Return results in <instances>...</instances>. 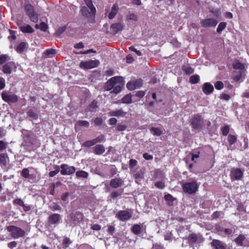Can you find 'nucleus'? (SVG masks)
I'll list each match as a JSON object with an SVG mask.
<instances>
[{
	"mask_svg": "<svg viewBox=\"0 0 249 249\" xmlns=\"http://www.w3.org/2000/svg\"><path fill=\"white\" fill-rule=\"evenodd\" d=\"M120 80L121 79V76H114L110 78L108 81H107L106 84L105 88L107 90H110L112 89L113 88L114 85H115L116 80Z\"/></svg>",
	"mask_w": 249,
	"mask_h": 249,
	"instance_id": "nucleus-14",
	"label": "nucleus"
},
{
	"mask_svg": "<svg viewBox=\"0 0 249 249\" xmlns=\"http://www.w3.org/2000/svg\"><path fill=\"white\" fill-rule=\"evenodd\" d=\"M95 144L98 142H101L105 140V138L103 135H100L95 139H94Z\"/></svg>",
	"mask_w": 249,
	"mask_h": 249,
	"instance_id": "nucleus-56",
	"label": "nucleus"
},
{
	"mask_svg": "<svg viewBox=\"0 0 249 249\" xmlns=\"http://www.w3.org/2000/svg\"><path fill=\"white\" fill-rule=\"evenodd\" d=\"M124 25L121 22H117L112 24L110 28L114 34L117 33L124 29Z\"/></svg>",
	"mask_w": 249,
	"mask_h": 249,
	"instance_id": "nucleus-18",
	"label": "nucleus"
},
{
	"mask_svg": "<svg viewBox=\"0 0 249 249\" xmlns=\"http://www.w3.org/2000/svg\"><path fill=\"white\" fill-rule=\"evenodd\" d=\"M233 68L235 70H239L240 71L245 72L244 65L237 60L233 63Z\"/></svg>",
	"mask_w": 249,
	"mask_h": 249,
	"instance_id": "nucleus-28",
	"label": "nucleus"
},
{
	"mask_svg": "<svg viewBox=\"0 0 249 249\" xmlns=\"http://www.w3.org/2000/svg\"><path fill=\"white\" fill-rule=\"evenodd\" d=\"M204 121L199 115H196L191 119V125L193 128L199 129L202 127Z\"/></svg>",
	"mask_w": 249,
	"mask_h": 249,
	"instance_id": "nucleus-6",
	"label": "nucleus"
},
{
	"mask_svg": "<svg viewBox=\"0 0 249 249\" xmlns=\"http://www.w3.org/2000/svg\"><path fill=\"white\" fill-rule=\"evenodd\" d=\"M100 62L98 60H89L86 61H82L80 62V67L84 69H91L98 67Z\"/></svg>",
	"mask_w": 249,
	"mask_h": 249,
	"instance_id": "nucleus-5",
	"label": "nucleus"
},
{
	"mask_svg": "<svg viewBox=\"0 0 249 249\" xmlns=\"http://www.w3.org/2000/svg\"><path fill=\"white\" fill-rule=\"evenodd\" d=\"M145 226H143V225L141 226L139 224H135L131 228V231L134 234L139 235L141 233L142 231L143 230H145Z\"/></svg>",
	"mask_w": 249,
	"mask_h": 249,
	"instance_id": "nucleus-19",
	"label": "nucleus"
},
{
	"mask_svg": "<svg viewBox=\"0 0 249 249\" xmlns=\"http://www.w3.org/2000/svg\"><path fill=\"white\" fill-rule=\"evenodd\" d=\"M227 26V23L225 22H220L217 28L216 32L218 34H220L222 31H223Z\"/></svg>",
	"mask_w": 249,
	"mask_h": 249,
	"instance_id": "nucleus-33",
	"label": "nucleus"
},
{
	"mask_svg": "<svg viewBox=\"0 0 249 249\" xmlns=\"http://www.w3.org/2000/svg\"><path fill=\"white\" fill-rule=\"evenodd\" d=\"M85 2L87 5V7L91 10V12H95V8L92 4V2L91 0H85Z\"/></svg>",
	"mask_w": 249,
	"mask_h": 249,
	"instance_id": "nucleus-42",
	"label": "nucleus"
},
{
	"mask_svg": "<svg viewBox=\"0 0 249 249\" xmlns=\"http://www.w3.org/2000/svg\"><path fill=\"white\" fill-rule=\"evenodd\" d=\"M211 244L215 249H226V245L220 240L213 239Z\"/></svg>",
	"mask_w": 249,
	"mask_h": 249,
	"instance_id": "nucleus-20",
	"label": "nucleus"
},
{
	"mask_svg": "<svg viewBox=\"0 0 249 249\" xmlns=\"http://www.w3.org/2000/svg\"><path fill=\"white\" fill-rule=\"evenodd\" d=\"M24 9L26 14L28 16L30 19L36 23L38 20V14L36 12L35 8L31 4H27L24 5Z\"/></svg>",
	"mask_w": 249,
	"mask_h": 249,
	"instance_id": "nucleus-1",
	"label": "nucleus"
},
{
	"mask_svg": "<svg viewBox=\"0 0 249 249\" xmlns=\"http://www.w3.org/2000/svg\"><path fill=\"white\" fill-rule=\"evenodd\" d=\"M230 176L232 181L240 180L243 177V171L241 169L233 168L231 170Z\"/></svg>",
	"mask_w": 249,
	"mask_h": 249,
	"instance_id": "nucleus-9",
	"label": "nucleus"
},
{
	"mask_svg": "<svg viewBox=\"0 0 249 249\" xmlns=\"http://www.w3.org/2000/svg\"><path fill=\"white\" fill-rule=\"evenodd\" d=\"M19 29L23 33H32L34 32V29L28 24L20 26Z\"/></svg>",
	"mask_w": 249,
	"mask_h": 249,
	"instance_id": "nucleus-26",
	"label": "nucleus"
},
{
	"mask_svg": "<svg viewBox=\"0 0 249 249\" xmlns=\"http://www.w3.org/2000/svg\"><path fill=\"white\" fill-rule=\"evenodd\" d=\"M122 193V192L120 193L119 191H114L111 193L110 196L112 198H116L121 196Z\"/></svg>",
	"mask_w": 249,
	"mask_h": 249,
	"instance_id": "nucleus-55",
	"label": "nucleus"
},
{
	"mask_svg": "<svg viewBox=\"0 0 249 249\" xmlns=\"http://www.w3.org/2000/svg\"><path fill=\"white\" fill-rule=\"evenodd\" d=\"M51 209L53 211H59L61 210V207L57 203H53L51 206Z\"/></svg>",
	"mask_w": 249,
	"mask_h": 249,
	"instance_id": "nucleus-52",
	"label": "nucleus"
},
{
	"mask_svg": "<svg viewBox=\"0 0 249 249\" xmlns=\"http://www.w3.org/2000/svg\"><path fill=\"white\" fill-rule=\"evenodd\" d=\"M215 88L218 89L220 90L221 89L223 88V83L222 82L220 81H217L214 85Z\"/></svg>",
	"mask_w": 249,
	"mask_h": 249,
	"instance_id": "nucleus-60",
	"label": "nucleus"
},
{
	"mask_svg": "<svg viewBox=\"0 0 249 249\" xmlns=\"http://www.w3.org/2000/svg\"><path fill=\"white\" fill-rule=\"evenodd\" d=\"M7 230L10 232L11 236L15 239L23 237L25 233V231L20 228L15 226H9L7 227Z\"/></svg>",
	"mask_w": 249,
	"mask_h": 249,
	"instance_id": "nucleus-3",
	"label": "nucleus"
},
{
	"mask_svg": "<svg viewBox=\"0 0 249 249\" xmlns=\"http://www.w3.org/2000/svg\"><path fill=\"white\" fill-rule=\"evenodd\" d=\"M132 213L126 210L119 211L116 215V217L121 221L129 220L132 217Z\"/></svg>",
	"mask_w": 249,
	"mask_h": 249,
	"instance_id": "nucleus-8",
	"label": "nucleus"
},
{
	"mask_svg": "<svg viewBox=\"0 0 249 249\" xmlns=\"http://www.w3.org/2000/svg\"><path fill=\"white\" fill-rule=\"evenodd\" d=\"M124 185V181L120 178H112L110 181V186L113 188H117Z\"/></svg>",
	"mask_w": 249,
	"mask_h": 249,
	"instance_id": "nucleus-16",
	"label": "nucleus"
},
{
	"mask_svg": "<svg viewBox=\"0 0 249 249\" xmlns=\"http://www.w3.org/2000/svg\"><path fill=\"white\" fill-rule=\"evenodd\" d=\"M94 123L96 126H100L103 124V120L101 118L96 117L94 120Z\"/></svg>",
	"mask_w": 249,
	"mask_h": 249,
	"instance_id": "nucleus-51",
	"label": "nucleus"
},
{
	"mask_svg": "<svg viewBox=\"0 0 249 249\" xmlns=\"http://www.w3.org/2000/svg\"><path fill=\"white\" fill-rule=\"evenodd\" d=\"M246 237L244 235L240 234L234 240L236 244L240 246H243V242L245 240Z\"/></svg>",
	"mask_w": 249,
	"mask_h": 249,
	"instance_id": "nucleus-32",
	"label": "nucleus"
},
{
	"mask_svg": "<svg viewBox=\"0 0 249 249\" xmlns=\"http://www.w3.org/2000/svg\"><path fill=\"white\" fill-rule=\"evenodd\" d=\"M81 12L82 15L86 17H89L91 16V15L95 12H91V10L89 9V8H88L86 6H83L82 7L81 9Z\"/></svg>",
	"mask_w": 249,
	"mask_h": 249,
	"instance_id": "nucleus-29",
	"label": "nucleus"
},
{
	"mask_svg": "<svg viewBox=\"0 0 249 249\" xmlns=\"http://www.w3.org/2000/svg\"><path fill=\"white\" fill-rule=\"evenodd\" d=\"M27 115L29 117L31 118V121L36 120L38 118V116L36 114L32 109H30L27 112Z\"/></svg>",
	"mask_w": 249,
	"mask_h": 249,
	"instance_id": "nucleus-35",
	"label": "nucleus"
},
{
	"mask_svg": "<svg viewBox=\"0 0 249 249\" xmlns=\"http://www.w3.org/2000/svg\"><path fill=\"white\" fill-rule=\"evenodd\" d=\"M9 161V158L7 153L0 154V164L2 168L5 167L7 162Z\"/></svg>",
	"mask_w": 249,
	"mask_h": 249,
	"instance_id": "nucleus-22",
	"label": "nucleus"
},
{
	"mask_svg": "<svg viewBox=\"0 0 249 249\" xmlns=\"http://www.w3.org/2000/svg\"><path fill=\"white\" fill-rule=\"evenodd\" d=\"M77 125L88 127L89 125V123L87 121H78L75 124V126Z\"/></svg>",
	"mask_w": 249,
	"mask_h": 249,
	"instance_id": "nucleus-39",
	"label": "nucleus"
},
{
	"mask_svg": "<svg viewBox=\"0 0 249 249\" xmlns=\"http://www.w3.org/2000/svg\"><path fill=\"white\" fill-rule=\"evenodd\" d=\"M8 143L3 141H0V152L4 150L7 147Z\"/></svg>",
	"mask_w": 249,
	"mask_h": 249,
	"instance_id": "nucleus-48",
	"label": "nucleus"
},
{
	"mask_svg": "<svg viewBox=\"0 0 249 249\" xmlns=\"http://www.w3.org/2000/svg\"><path fill=\"white\" fill-rule=\"evenodd\" d=\"M95 144V142H94V139L90 140V141H87L85 142L83 144V145L84 147H90L93 145Z\"/></svg>",
	"mask_w": 249,
	"mask_h": 249,
	"instance_id": "nucleus-49",
	"label": "nucleus"
},
{
	"mask_svg": "<svg viewBox=\"0 0 249 249\" xmlns=\"http://www.w3.org/2000/svg\"><path fill=\"white\" fill-rule=\"evenodd\" d=\"M198 184L196 181L186 182L182 185L183 191L189 194L195 193L198 189Z\"/></svg>",
	"mask_w": 249,
	"mask_h": 249,
	"instance_id": "nucleus-2",
	"label": "nucleus"
},
{
	"mask_svg": "<svg viewBox=\"0 0 249 249\" xmlns=\"http://www.w3.org/2000/svg\"><path fill=\"white\" fill-rule=\"evenodd\" d=\"M123 83H124V79L121 76V79L120 80H119L118 79L117 80H116L115 85H114L115 86H114L113 88L112 89V92L117 94L119 92H120L123 86Z\"/></svg>",
	"mask_w": 249,
	"mask_h": 249,
	"instance_id": "nucleus-17",
	"label": "nucleus"
},
{
	"mask_svg": "<svg viewBox=\"0 0 249 249\" xmlns=\"http://www.w3.org/2000/svg\"><path fill=\"white\" fill-rule=\"evenodd\" d=\"M98 107V102L93 100L87 108V111L92 112L94 110Z\"/></svg>",
	"mask_w": 249,
	"mask_h": 249,
	"instance_id": "nucleus-31",
	"label": "nucleus"
},
{
	"mask_svg": "<svg viewBox=\"0 0 249 249\" xmlns=\"http://www.w3.org/2000/svg\"><path fill=\"white\" fill-rule=\"evenodd\" d=\"M150 131L153 135L157 136H160L163 133V131L159 127H152Z\"/></svg>",
	"mask_w": 249,
	"mask_h": 249,
	"instance_id": "nucleus-30",
	"label": "nucleus"
},
{
	"mask_svg": "<svg viewBox=\"0 0 249 249\" xmlns=\"http://www.w3.org/2000/svg\"><path fill=\"white\" fill-rule=\"evenodd\" d=\"M71 243V242L70 241V239L68 237H66L63 239V244L65 246V247H66V248L68 247V245Z\"/></svg>",
	"mask_w": 249,
	"mask_h": 249,
	"instance_id": "nucleus-61",
	"label": "nucleus"
},
{
	"mask_svg": "<svg viewBox=\"0 0 249 249\" xmlns=\"http://www.w3.org/2000/svg\"><path fill=\"white\" fill-rule=\"evenodd\" d=\"M131 102V96L129 94H127L122 99V103L124 104H130Z\"/></svg>",
	"mask_w": 249,
	"mask_h": 249,
	"instance_id": "nucleus-41",
	"label": "nucleus"
},
{
	"mask_svg": "<svg viewBox=\"0 0 249 249\" xmlns=\"http://www.w3.org/2000/svg\"><path fill=\"white\" fill-rule=\"evenodd\" d=\"M127 112L124 111L122 109L116 110H112L109 112L110 116H115L118 117H124L126 114Z\"/></svg>",
	"mask_w": 249,
	"mask_h": 249,
	"instance_id": "nucleus-21",
	"label": "nucleus"
},
{
	"mask_svg": "<svg viewBox=\"0 0 249 249\" xmlns=\"http://www.w3.org/2000/svg\"><path fill=\"white\" fill-rule=\"evenodd\" d=\"M142 84V81L141 79H138L128 82L126 84V88L130 90H134L140 88Z\"/></svg>",
	"mask_w": 249,
	"mask_h": 249,
	"instance_id": "nucleus-12",
	"label": "nucleus"
},
{
	"mask_svg": "<svg viewBox=\"0 0 249 249\" xmlns=\"http://www.w3.org/2000/svg\"><path fill=\"white\" fill-rule=\"evenodd\" d=\"M217 23L218 22L216 19L212 18H206L201 21L202 26L205 28L214 27Z\"/></svg>",
	"mask_w": 249,
	"mask_h": 249,
	"instance_id": "nucleus-11",
	"label": "nucleus"
},
{
	"mask_svg": "<svg viewBox=\"0 0 249 249\" xmlns=\"http://www.w3.org/2000/svg\"><path fill=\"white\" fill-rule=\"evenodd\" d=\"M165 199L167 201L172 202L174 200V198L170 194H167L164 196Z\"/></svg>",
	"mask_w": 249,
	"mask_h": 249,
	"instance_id": "nucleus-63",
	"label": "nucleus"
},
{
	"mask_svg": "<svg viewBox=\"0 0 249 249\" xmlns=\"http://www.w3.org/2000/svg\"><path fill=\"white\" fill-rule=\"evenodd\" d=\"M69 217L70 218V222L72 224L76 225L83 220V215L80 212H77L75 213H71Z\"/></svg>",
	"mask_w": 249,
	"mask_h": 249,
	"instance_id": "nucleus-10",
	"label": "nucleus"
},
{
	"mask_svg": "<svg viewBox=\"0 0 249 249\" xmlns=\"http://www.w3.org/2000/svg\"><path fill=\"white\" fill-rule=\"evenodd\" d=\"M26 46V43L25 42L20 43L16 48V51L19 53L23 52Z\"/></svg>",
	"mask_w": 249,
	"mask_h": 249,
	"instance_id": "nucleus-36",
	"label": "nucleus"
},
{
	"mask_svg": "<svg viewBox=\"0 0 249 249\" xmlns=\"http://www.w3.org/2000/svg\"><path fill=\"white\" fill-rule=\"evenodd\" d=\"M76 176L78 178H86L88 177V173L84 171L80 170L79 171H77L76 173Z\"/></svg>",
	"mask_w": 249,
	"mask_h": 249,
	"instance_id": "nucleus-38",
	"label": "nucleus"
},
{
	"mask_svg": "<svg viewBox=\"0 0 249 249\" xmlns=\"http://www.w3.org/2000/svg\"><path fill=\"white\" fill-rule=\"evenodd\" d=\"M221 131L223 135L227 136L229 132V126L227 125L221 128Z\"/></svg>",
	"mask_w": 249,
	"mask_h": 249,
	"instance_id": "nucleus-57",
	"label": "nucleus"
},
{
	"mask_svg": "<svg viewBox=\"0 0 249 249\" xmlns=\"http://www.w3.org/2000/svg\"><path fill=\"white\" fill-rule=\"evenodd\" d=\"M188 239L190 243L194 244L196 242L198 237L196 234L192 233L189 236Z\"/></svg>",
	"mask_w": 249,
	"mask_h": 249,
	"instance_id": "nucleus-37",
	"label": "nucleus"
},
{
	"mask_svg": "<svg viewBox=\"0 0 249 249\" xmlns=\"http://www.w3.org/2000/svg\"><path fill=\"white\" fill-rule=\"evenodd\" d=\"M137 161L136 160L134 159H131L129 160V168H133L134 167H135L137 164Z\"/></svg>",
	"mask_w": 249,
	"mask_h": 249,
	"instance_id": "nucleus-53",
	"label": "nucleus"
},
{
	"mask_svg": "<svg viewBox=\"0 0 249 249\" xmlns=\"http://www.w3.org/2000/svg\"><path fill=\"white\" fill-rule=\"evenodd\" d=\"M21 176L26 178H30L29 171L28 168H24L21 172Z\"/></svg>",
	"mask_w": 249,
	"mask_h": 249,
	"instance_id": "nucleus-47",
	"label": "nucleus"
},
{
	"mask_svg": "<svg viewBox=\"0 0 249 249\" xmlns=\"http://www.w3.org/2000/svg\"><path fill=\"white\" fill-rule=\"evenodd\" d=\"M61 217L58 213H53L51 214L48 219V222L49 225L58 224L60 223Z\"/></svg>",
	"mask_w": 249,
	"mask_h": 249,
	"instance_id": "nucleus-15",
	"label": "nucleus"
},
{
	"mask_svg": "<svg viewBox=\"0 0 249 249\" xmlns=\"http://www.w3.org/2000/svg\"><path fill=\"white\" fill-rule=\"evenodd\" d=\"M56 53V51L53 49H47L44 52L46 55L49 56L50 54H54Z\"/></svg>",
	"mask_w": 249,
	"mask_h": 249,
	"instance_id": "nucleus-54",
	"label": "nucleus"
},
{
	"mask_svg": "<svg viewBox=\"0 0 249 249\" xmlns=\"http://www.w3.org/2000/svg\"><path fill=\"white\" fill-rule=\"evenodd\" d=\"M35 27L36 29H39L42 31H46L48 27L47 25L44 22H41L39 24H36Z\"/></svg>",
	"mask_w": 249,
	"mask_h": 249,
	"instance_id": "nucleus-40",
	"label": "nucleus"
},
{
	"mask_svg": "<svg viewBox=\"0 0 249 249\" xmlns=\"http://www.w3.org/2000/svg\"><path fill=\"white\" fill-rule=\"evenodd\" d=\"M93 153L96 155H100L105 152V148L103 145L98 144L93 148Z\"/></svg>",
	"mask_w": 249,
	"mask_h": 249,
	"instance_id": "nucleus-23",
	"label": "nucleus"
},
{
	"mask_svg": "<svg viewBox=\"0 0 249 249\" xmlns=\"http://www.w3.org/2000/svg\"><path fill=\"white\" fill-rule=\"evenodd\" d=\"M17 67L14 62L10 61L4 64L2 67V71L5 74L11 73L13 69H16Z\"/></svg>",
	"mask_w": 249,
	"mask_h": 249,
	"instance_id": "nucleus-13",
	"label": "nucleus"
},
{
	"mask_svg": "<svg viewBox=\"0 0 249 249\" xmlns=\"http://www.w3.org/2000/svg\"><path fill=\"white\" fill-rule=\"evenodd\" d=\"M155 186L160 189H162L165 187V184L162 181H159L158 182H156L155 183Z\"/></svg>",
	"mask_w": 249,
	"mask_h": 249,
	"instance_id": "nucleus-50",
	"label": "nucleus"
},
{
	"mask_svg": "<svg viewBox=\"0 0 249 249\" xmlns=\"http://www.w3.org/2000/svg\"><path fill=\"white\" fill-rule=\"evenodd\" d=\"M184 71H185L186 73L188 74H191L194 72L193 69L190 67L186 68L184 69Z\"/></svg>",
	"mask_w": 249,
	"mask_h": 249,
	"instance_id": "nucleus-64",
	"label": "nucleus"
},
{
	"mask_svg": "<svg viewBox=\"0 0 249 249\" xmlns=\"http://www.w3.org/2000/svg\"><path fill=\"white\" fill-rule=\"evenodd\" d=\"M8 55L3 54L0 55V64H3L7 61Z\"/></svg>",
	"mask_w": 249,
	"mask_h": 249,
	"instance_id": "nucleus-59",
	"label": "nucleus"
},
{
	"mask_svg": "<svg viewBox=\"0 0 249 249\" xmlns=\"http://www.w3.org/2000/svg\"><path fill=\"white\" fill-rule=\"evenodd\" d=\"M54 169H55L54 171H51L49 173V176L50 177H54L60 171V167L57 165H55L54 166Z\"/></svg>",
	"mask_w": 249,
	"mask_h": 249,
	"instance_id": "nucleus-43",
	"label": "nucleus"
},
{
	"mask_svg": "<svg viewBox=\"0 0 249 249\" xmlns=\"http://www.w3.org/2000/svg\"><path fill=\"white\" fill-rule=\"evenodd\" d=\"M133 177L136 182L138 183L139 181H140L143 178V175L142 172H138L134 174Z\"/></svg>",
	"mask_w": 249,
	"mask_h": 249,
	"instance_id": "nucleus-34",
	"label": "nucleus"
},
{
	"mask_svg": "<svg viewBox=\"0 0 249 249\" xmlns=\"http://www.w3.org/2000/svg\"><path fill=\"white\" fill-rule=\"evenodd\" d=\"M14 204H17L19 206H22V205H24V202L23 200L20 198H17L14 200L13 201Z\"/></svg>",
	"mask_w": 249,
	"mask_h": 249,
	"instance_id": "nucleus-58",
	"label": "nucleus"
},
{
	"mask_svg": "<svg viewBox=\"0 0 249 249\" xmlns=\"http://www.w3.org/2000/svg\"><path fill=\"white\" fill-rule=\"evenodd\" d=\"M143 157L146 160H151L153 159V156L147 153L143 154Z\"/></svg>",
	"mask_w": 249,
	"mask_h": 249,
	"instance_id": "nucleus-62",
	"label": "nucleus"
},
{
	"mask_svg": "<svg viewBox=\"0 0 249 249\" xmlns=\"http://www.w3.org/2000/svg\"><path fill=\"white\" fill-rule=\"evenodd\" d=\"M119 10L118 6L115 4L112 7L110 12L108 14V18L109 19H113L117 14Z\"/></svg>",
	"mask_w": 249,
	"mask_h": 249,
	"instance_id": "nucleus-27",
	"label": "nucleus"
},
{
	"mask_svg": "<svg viewBox=\"0 0 249 249\" xmlns=\"http://www.w3.org/2000/svg\"><path fill=\"white\" fill-rule=\"evenodd\" d=\"M138 18V15L131 11L128 12L126 15V19L128 21H137Z\"/></svg>",
	"mask_w": 249,
	"mask_h": 249,
	"instance_id": "nucleus-25",
	"label": "nucleus"
},
{
	"mask_svg": "<svg viewBox=\"0 0 249 249\" xmlns=\"http://www.w3.org/2000/svg\"><path fill=\"white\" fill-rule=\"evenodd\" d=\"M60 173L62 175H71L74 174L76 171V168L74 166H70L66 164H62L60 167Z\"/></svg>",
	"mask_w": 249,
	"mask_h": 249,
	"instance_id": "nucleus-7",
	"label": "nucleus"
},
{
	"mask_svg": "<svg viewBox=\"0 0 249 249\" xmlns=\"http://www.w3.org/2000/svg\"><path fill=\"white\" fill-rule=\"evenodd\" d=\"M236 137L232 135H229L228 137V140L230 145H231L236 141Z\"/></svg>",
	"mask_w": 249,
	"mask_h": 249,
	"instance_id": "nucleus-45",
	"label": "nucleus"
},
{
	"mask_svg": "<svg viewBox=\"0 0 249 249\" xmlns=\"http://www.w3.org/2000/svg\"><path fill=\"white\" fill-rule=\"evenodd\" d=\"M213 86L210 83H205L202 89L206 94L211 93L213 90Z\"/></svg>",
	"mask_w": 249,
	"mask_h": 249,
	"instance_id": "nucleus-24",
	"label": "nucleus"
},
{
	"mask_svg": "<svg viewBox=\"0 0 249 249\" xmlns=\"http://www.w3.org/2000/svg\"><path fill=\"white\" fill-rule=\"evenodd\" d=\"M2 99L8 104L15 103L18 100V97L8 91H3L1 93Z\"/></svg>",
	"mask_w": 249,
	"mask_h": 249,
	"instance_id": "nucleus-4",
	"label": "nucleus"
},
{
	"mask_svg": "<svg viewBox=\"0 0 249 249\" xmlns=\"http://www.w3.org/2000/svg\"><path fill=\"white\" fill-rule=\"evenodd\" d=\"M199 80V76L198 75H193L190 77V82L192 84H196Z\"/></svg>",
	"mask_w": 249,
	"mask_h": 249,
	"instance_id": "nucleus-44",
	"label": "nucleus"
},
{
	"mask_svg": "<svg viewBox=\"0 0 249 249\" xmlns=\"http://www.w3.org/2000/svg\"><path fill=\"white\" fill-rule=\"evenodd\" d=\"M245 72L239 71L236 75L233 76V79L235 81H238L241 79L242 76L245 75Z\"/></svg>",
	"mask_w": 249,
	"mask_h": 249,
	"instance_id": "nucleus-46",
	"label": "nucleus"
}]
</instances>
